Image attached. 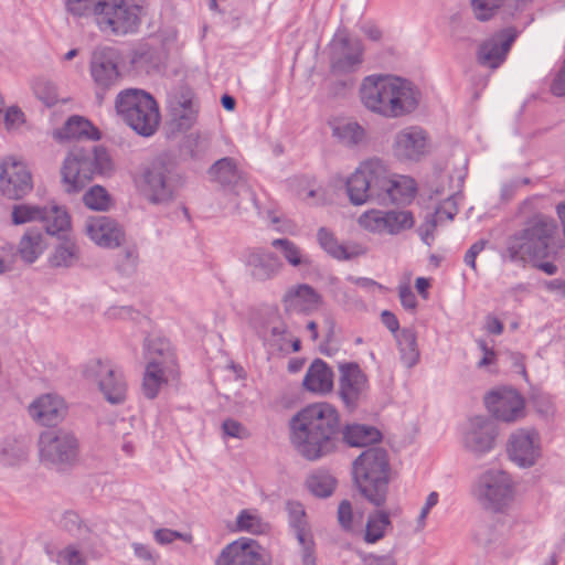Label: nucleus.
<instances>
[{
    "mask_svg": "<svg viewBox=\"0 0 565 565\" xmlns=\"http://www.w3.org/2000/svg\"><path fill=\"white\" fill-rule=\"evenodd\" d=\"M115 109L122 121L140 136H152L159 126L160 114L157 102L143 89L120 90L115 99Z\"/></svg>",
    "mask_w": 565,
    "mask_h": 565,
    "instance_id": "423d86ee",
    "label": "nucleus"
},
{
    "mask_svg": "<svg viewBox=\"0 0 565 565\" xmlns=\"http://www.w3.org/2000/svg\"><path fill=\"white\" fill-rule=\"evenodd\" d=\"M320 301L318 292L307 284L290 287L282 297L287 311L295 310L302 305H316Z\"/></svg>",
    "mask_w": 565,
    "mask_h": 565,
    "instance_id": "e433bc0d",
    "label": "nucleus"
},
{
    "mask_svg": "<svg viewBox=\"0 0 565 565\" xmlns=\"http://www.w3.org/2000/svg\"><path fill=\"white\" fill-rule=\"evenodd\" d=\"M271 246L279 249L284 258L292 267L310 266L311 264L309 256L288 238H276L271 242Z\"/></svg>",
    "mask_w": 565,
    "mask_h": 565,
    "instance_id": "a19ab883",
    "label": "nucleus"
},
{
    "mask_svg": "<svg viewBox=\"0 0 565 565\" xmlns=\"http://www.w3.org/2000/svg\"><path fill=\"white\" fill-rule=\"evenodd\" d=\"M267 554L255 540L239 539L222 551L215 565H267Z\"/></svg>",
    "mask_w": 565,
    "mask_h": 565,
    "instance_id": "4be33fe9",
    "label": "nucleus"
},
{
    "mask_svg": "<svg viewBox=\"0 0 565 565\" xmlns=\"http://www.w3.org/2000/svg\"><path fill=\"white\" fill-rule=\"evenodd\" d=\"M41 460L52 465H72L77 460L79 441L66 429L46 430L39 439Z\"/></svg>",
    "mask_w": 565,
    "mask_h": 565,
    "instance_id": "ddd939ff",
    "label": "nucleus"
},
{
    "mask_svg": "<svg viewBox=\"0 0 565 565\" xmlns=\"http://www.w3.org/2000/svg\"><path fill=\"white\" fill-rule=\"evenodd\" d=\"M12 223L21 225L31 222L43 223V228L50 235H57L71 227V216L64 206L51 204L40 206L34 204H15L11 212Z\"/></svg>",
    "mask_w": 565,
    "mask_h": 565,
    "instance_id": "1a4fd4ad",
    "label": "nucleus"
},
{
    "mask_svg": "<svg viewBox=\"0 0 565 565\" xmlns=\"http://www.w3.org/2000/svg\"><path fill=\"white\" fill-rule=\"evenodd\" d=\"M42 233L39 230H28L19 243V254L21 258L32 264L42 253Z\"/></svg>",
    "mask_w": 565,
    "mask_h": 565,
    "instance_id": "79ce46f5",
    "label": "nucleus"
},
{
    "mask_svg": "<svg viewBox=\"0 0 565 565\" xmlns=\"http://www.w3.org/2000/svg\"><path fill=\"white\" fill-rule=\"evenodd\" d=\"M55 561L58 565H85L86 563L83 553L73 545L60 550Z\"/></svg>",
    "mask_w": 565,
    "mask_h": 565,
    "instance_id": "864d4df0",
    "label": "nucleus"
},
{
    "mask_svg": "<svg viewBox=\"0 0 565 565\" xmlns=\"http://www.w3.org/2000/svg\"><path fill=\"white\" fill-rule=\"evenodd\" d=\"M359 223L372 232L396 235L412 228L415 224V218L413 213L407 210H372L363 213L359 218Z\"/></svg>",
    "mask_w": 565,
    "mask_h": 565,
    "instance_id": "a211bd4d",
    "label": "nucleus"
},
{
    "mask_svg": "<svg viewBox=\"0 0 565 565\" xmlns=\"http://www.w3.org/2000/svg\"><path fill=\"white\" fill-rule=\"evenodd\" d=\"M138 255L135 249H125L117 256L116 268L125 276H130L136 271Z\"/></svg>",
    "mask_w": 565,
    "mask_h": 565,
    "instance_id": "603ef678",
    "label": "nucleus"
},
{
    "mask_svg": "<svg viewBox=\"0 0 565 565\" xmlns=\"http://www.w3.org/2000/svg\"><path fill=\"white\" fill-rule=\"evenodd\" d=\"M236 523L239 531H246L252 534L263 533L266 526L258 515L252 514L247 510L239 512Z\"/></svg>",
    "mask_w": 565,
    "mask_h": 565,
    "instance_id": "09e8293b",
    "label": "nucleus"
},
{
    "mask_svg": "<svg viewBox=\"0 0 565 565\" xmlns=\"http://www.w3.org/2000/svg\"><path fill=\"white\" fill-rule=\"evenodd\" d=\"M154 540L162 545L172 543L174 540H182L191 543L193 536L190 533H182L171 529H159L154 532Z\"/></svg>",
    "mask_w": 565,
    "mask_h": 565,
    "instance_id": "4d7b16f0",
    "label": "nucleus"
},
{
    "mask_svg": "<svg viewBox=\"0 0 565 565\" xmlns=\"http://www.w3.org/2000/svg\"><path fill=\"white\" fill-rule=\"evenodd\" d=\"M515 39L516 31L513 28H507L494 33L479 45L478 63L491 70L498 68L505 61Z\"/></svg>",
    "mask_w": 565,
    "mask_h": 565,
    "instance_id": "5701e85b",
    "label": "nucleus"
},
{
    "mask_svg": "<svg viewBox=\"0 0 565 565\" xmlns=\"http://www.w3.org/2000/svg\"><path fill=\"white\" fill-rule=\"evenodd\" d=\"M363 53L359 39L335 34L329 44L330 73L337 76L355 73L363 63Z\"/></svg>",
    "mask_w": 565,
    "mask_h": 565,
    "instance_id": "2eb2a0df",
    "label": "nucleus"
},
{
    "mask_svg": "<svg viewBox=\"0 0 565 565\" xmlns=\"http://www.w3.org/2000/svg\"><path fill=\"white\" fill-rule=\"evenodd\" d=\"M391 467L387 452L380 447L362 451L352 463V477L361 495L376 508L386 503Z\"/></svg>",
    "mask_w": 565,
    "mask_h": 565,
    "instance_id": "20e7f679",
    "label": "nucleus"
},
{
    "mask_svg": "<svg viewBox=\"0 0 565 565\" xmlns=\"http://www.w3.org/2000/svg\"><path fill=\"white\" fill-rule=\"evenodd\" d=\"M84 232L103 247H118L125 239V233L119 223L106 215L88 216L84 223Z\"/></svg>",
    "mask_w": 565,
    "mask_h": 565,
    "instance_id": "b1692460",
    "label": "nucleus"
},
{
    "mask_svg": "<svg viewBox=\"0 0 565 565\" xmlns=\"http://www.w3.org/2000/svg\"><path fill=\"white\" fill-rule=\"evenodd\" d=\"M145 191L152 203H163L173 199L181 185V175L175 164L164 158H157L143 173Z\"/></svg>",
    "mask_w": 565,
    "mask_h": 565,
    "instance_id": "9d476101",
    "label": "nucleus"
},
{
    "mask_svg": "<svg viewBox=\"0 0 565 565\" xmlns=\"http://www.w3.org/2000/svg\"><path fill=\"white\" fill-rule=\"evenodd\" d=\"M84 204L95 211H106L111 204V198L102 185L92 186L83 196Z\"/></svg>",
    "mask_w": 565,
    "mask_h": 565,
    "instance_id": "49530a36",
    "label": "nucleus"
},
{
    "mask_svg": "<svg viewBox=\"0 0 565 565\" xmlns=\"http://www.w3.org/2000/svg\"><path fill=\"white\" fill-rule=\"evenodd\" d=\"M55 140L63 142L68 140L96 141L100 139L99 130L86 118L81 116L70 117L65 124L53 132Z\"/></svg>",
    "mask_w": 565,
    "mask_h": 565,
    "instance_id": "c756f323",
    "label": "nucleus"
},
{
    "mask_svg": "<svg viewBox=\"0 0 565 565\" xmlns=\"http://www.w3.org/2000/svg\"><path fill=\"white\" fill-rule=\"evenodd\" d=\"M475 493L484 509L501 512L513 499V482L503 470H488L479 477Z\"/></svg>",
    "mask_w": 565,
    "mask_h": 565,
    "instance_id": "9b49d317",
    "label": "nucleus"
},
{
    "mask_svg": "<svg viewBox=\"0 0 565 565\" xmlns=\"http://www.w3.org/2000/svg\"><path fill=\"white\" fill-rule=\"evenodd\" d=\"M497 437L494 422L484 416L471 417L463 431L465 448L476 457H481L492 450Z\"/></svg>",
    "mask_w": 565,
    "mask_h": 565,
    "instance_id": "aec40b11",
    "label": "nucleus"
},
{
    "mask_svg": "<svg viewBox=\"0 0 565 565\" xmlns=\"http://www.w3.org/2000/svg\"><path fill=\"white\" fill-rule=\"evenodd\" d=\"M335 479L328 473L313 475L308 480L310 492L319 498L330 497L335 488Z\"/></svg>",
    "mask_w": 565,
    "mask_h": 565,
    "instance_id": "de8ad7c7",
    "label": "nucleus"
},
{
    "mask_svg": "<svg viewBox=\"0 0 565 565\" xmlns=\"http://www.w3.org/2000/svg\"><path fill=\"white\" fill-rule=\"evenodd\" d=\"M384 180V163L380 159L362 162L348 178L345 189L353 205H362L369 200H381Z\"/></svg>",
    "mask_w": 565,
    "mask_h": 565,
    "instance_id": "6e6552de",
    "label": "nucleus"
},
{
    "mask_svg": "<svg viewBox=\"0 0 565 565\" xmlns=\"http://www.w3.org/2000/svg\"><path fill=\"white\" fill-rule=\"evenodd\" d=\"M487 244H488L487 239H479L476 243H473L465 254V257H463L465 264L467 266H469L470 268H472L473 270H477L476 258L484 249Z\"/></svg>",
    "mask_w": 565,
    "mask_h": 565,
    "instance_id": "0e129e2a",
    "label": "nucleus"
},
{
    "mask_svg": "<svg viewBox=\"0 0 565 565\" xmlns=\"http://www.w3.org/2000/svg\"><path fill=\"white\" fill-rule=\"evenodd\" d=\"M395 339L403 364L408 369L414 367L420 356L416 331L412 328H404L395 335Z\"/></svg>",
    "mask_w": 565,
    "mask_h": 565,
    "instance_id": "473e14b6",
    "label": "nucleus"
},
{
    "mask_svg": "<svg viewBox=\"0 0 565 565\" xmlns=\"http://www.w3.org/2000/svg\"><path fill=\"white\" fill-rule=\"evenodd\" d=\"M383 181L381 200L385 201L388 199L394 204H408L414 200L417 186L413 178L406 175L390 178L388 171L384 166Z\"/></svg>",
    "mask_w": 565,
    "mask_h": 565,
    "instance_id": "c85d7f7f",
    "label": "nucleus"
},
{
    "mask_svg": "<svg viewBox=\"0 0 565 565\" xmlns=\"http://www.w3.org/2000/svg\"><path fill=\"white\" fill-rule=\"evenodd\" d=\"M60 525L73 536H79L85 527L78 513L74 511L64 512Z\"/></svg>",
    "mask_w": 565,
    "mask_h": 565,
    "instance_id": "5fc2aeb1",
    "label": "nucleus"
},
{
    "mask_svg": "<svg viewBox=\"0 0 565 565\" xmlns=\"http://www.w3.org/2000/svg\"><path fill=\"white\" fill-rule=\"evenodd\" d=\"M222 429L225 436L238 439H246L250 435L243 424L233 418L225 419L222 424Z\"/></svg>",
    "mask_w": 565,
    "mask_h": 565,
    "instance_id": "13d9d810",
    "label": "nucleus"
},
{
    "mask_svg": "<svg viewBox=\"0 0 565 565\" xmlns=\"http://www.w3.org/2000/svg\"><path fill=\"white\" fill-rule=\"evenodd\" d=\"M505 355H507V359H508V362L510 363V365L516 372L522 374V376L524 379H526L527 373H526L525 363H524V359H525L524 355L520 352H512V351L507 352Z\"/></svg>",
    "mask_w": 565,
    "mask_h": 565,
    "instance_id": "338daca9",
    "label": "nucleus"
},
{
    "mask_svg": "<svg viewBox=\"0 0 565 565\" xmlns=\"http://www.w3.org/2000/svg\"><path fill=\"white\" fill-rule=\"evenodd\" d=\"M119 54L109 46L96 47L90 57L89 71L95 84V94L98 103L104 102L108 90L118 86L121 74L118 68Z\"/></svg>",
    "mask_w": 565,
    "mask_h": 565,
    "instance_id": "f8f14e48",
    "label": "nucleus"
},
{
    "mask_svg": "<svg viewBox=\"0 0 565 565\" xmlns=\"http://www.w3.org/2000/svg\"><path fill=\"white\" fill-rule=\"evenodd\" d=\"M338 521L343 530H351L353 523V509L349 500H342L338 507Z\"/></svg>",
    "mask_w": 565,
    "mask_h": 565,
    "instance_id": "680f3d73",
    "label": "nucleus"
},
{
    "mask_svg": "<svg viewBox=\"0 0 565 565\" xmlns=\"http://www.w3.org/2000/svg\"><path fill=\"white\" fill-rule=\"evenodd\" d=\"M139 0H99L96 23L107 35L125 36L138 31L141 23Z\"/></svg>",
    "mask_w": 565,
    "mask_h": 565,
    "instance_id": "0eeeda50",
    "label": "nucleus"
},
{
    "mask_svg": "<svg viewBox=\"0 0 565 565\" xmlns=\"http://www.w3.org/2000/svg\"><path fill=\"white\" fill-rule=\"evenodd\" d=\"M29 414L35 422L43 426H54L60 423L66 414L65 402L56 394H44L30 404Z\"/></svg>",
    "mask_w": 565,
    "mask_h": 565,
    "instance_id": "cd10ccee",
    "label": "nucleus"
},
{
    "mask_svg": "<svg viewBox=\"0 0 565 565\" xmlns=\"http://www.w3.org/2000/svg\"><path fill=\"white\" fill-rule=\"evenodd\" d=\"M457 213L458 207L455 201V195H450L436 207L435 214L431 217L440 223L443 221H452Z\"/></svg>",
    "mask_w": 565,
    "mask_h": 565,
    "instance_id": "6e6d98bb",
    "label": "nucleus"
},
{
    "mask_svg": "<svg viewBox=\"0 0 565 565\" xmlns=\"http://www.w3.org/2000/svg\"><path fill=\"white\" fill-rule=\"evenodd\" d=\"M167 125L172 134L186 131L195 124L198 106L194 103V92L189 86L181 85L171 92L167 98Z\"/></svg>",
    "mask_w": 565,
    "mask_h": 565,
    "instance_id": "dca6fc26",
    "label": "nucleus"
},
{
    "mask_svg": "<svg viewBox=\"0 0 565 565\" xmlns=\"http://www.w3.org/2000/svg\"><path fill=\"white\" fill-rule=\"evenodd\" d=\"M333 136L344 146L354 147L365 138V130L356 121H339L333 126Z\"/></svg>",
    "mask_w": 565,
    "mask_h": 565,
    "instance_id": "ea45409f",
    "label": "nucleus"
},
{
    "mask_svg": "<svg viewBox=\"0 0 565 565\" xmlns=\"http://www.w3.org/2000/svg\"><path fill=\"white\" fill-rule=\"evenodd\" d=\"M79 260V247L77 244L71 239L65 238L62 242H60L51 257H50V264L52 267L60 268H68L74 266Z\"/></svg>",
    "mask_w": 565,
    "mask_h": 565,
    "instance_id": "58836bf2",
    "label": "nucleus"
},
{
    "mask_svg": "<svg viewBox=\"0 0 565 565\" xmlns=\"http://www.w3.org/2000/svg\"><path fill=\"white\" fill-rule=\"evenodd\" d=\"M345 78L332 81L329 84L328 92L332 97H343L349 90H351L355 84V81L350 75Z\"/></svg>",
    "mask_w": 565,
    "mask_h": 565,
    "instance_id": "bf43d9fd",
    "label": "nucleus"
},
{
    "mask_svg": "<svg viewBox=\"0 0 565 565\" xmlns=\"http://www.w3.org/2000/svg\"><path fill=\"white\" fill-rule=\"evenodd\" d=\"M289 429L291 445L301 457L310 461L335 452L342 444L361 448L382 439L381 431L373 426H342L338 409L327 402L302 407L290 418Z\"/></svg>",
    "mask_w": 565,
    "mask_h": 565,
    "instance_id": "f257e3e1",
    "label": "nucleus"
},
{
    "mask_svg": "<svg viewBox=\"0 0 565 565\" xmlns=\"http://www.w3.org/2000/svg\"><path fill=\"white\" fill-rule=\"evenodd\" d=\"M427 135L416 126L406 127L398 131L394 138L393 150L395 157L401 160L417 161L425 154Z\"/></svg>",
    "mask_w": 565,
    "mask_h": 565,
    "instance_id": "393cba45",
    "label": "nucleus"
},
{
    "mask_svg": "<svg viewBox=\"0 0 565 565\" xmlns=\"http://www.w3.org/2000/svg\"><path fill=\"white\" fill-rule=\"evenodd\" d=\"M388 529H392L388 512L375 510L367 515L363 539L367 544H374L385 536Z\"/></svg>",
    "mask_w": 565,
    "mask_h": 565,
    "instance_id": "c9c22d12",
    "label": "nucleus"
},
{
    "mask_svg": "<svg viewBox=\"0 0 565 565\" xmlns=\"http://www.w3.org/2000/svg\"><path fill=\"white\" fill-rule=\"evenodd\" d=\"M115 170L106 148L75 143L61 166V183L68 194L78 193L96 177H109Z\"/></svg>",
    "mask_w": 565,
    "mask_h": 565,
    "instance_id": "7ed1b4c3",
    "label": "nucleus"
},
{
    "mask_svg": "<svg viewBox=\"0 0 565 565\" xmlns=\"http://www.w3.org/2000/svg\"><path fill=\"white\" fill-rule=\"evenodd\" d=\"M212 181L217 182L223 188H235L246 183L245 174L238 169L236 160L231 157H224L215 161L207 170Z\"/></svg>",
    "mask_w": 565,
    "mask_h": 565,
    "instance_id": "7c9ffc66",
    "label": "nucleus"
},
{
    "mask_svg": "<svg viewBox=\"0 0 565 565\" xmlns=\"http://www.w3.org/2000/svg\"><path fill=\"white\" fill-rule=\"evenodd\" d=\"M507 451L511 461L519 467L534 466L541 456L539 434L529 429L516 430L509 438Z\"/></svg>",
    "mask_w": 565,
    "mask_h": 565,
    "instance_id": "412c9836",
    "label": "nucleus"
},
{
    "mask_svg": "<svg viewBox=\"0 0 565 565\" xmlns=\"http://www.w3.org/2000/svg\"><path fill=\"white\" fill-rule=\"evenodd\" d=\"M154 52L148 46H141L134 51L131 55V64L137 68H145L152 63Z\"/></svg>",
    "mask_w": 565,
    "mask_h": 565,
    "instance_id": "052dcab7",
    "label": "nucleus"
},
{
    "mask_svg": "<svg viewBox=\"0 0 565 565\" xmlns=\"http://www.w3.org/2000/svg\"><path fill=\"white\" fill-rule=\"evenodd\" d=\"M66 11L75 19L92 18L97 19L99 11V0H66Z\"/></svg>",
    "mask_w": 565,
    "mask_h": 565,
    "instance_id": "a18cd8bd",
    "label": "nucleus"
},
{
    "mask_svg": "<svg viewBox=\"0 0 565 565\" xmlns=\"http://www.w3.org/2000/svg\"><path fill=\"white\" fill-rule=\"evenodd\" d=\"M505 0H471L475 15L480 21L490 20Z\"/></svg>",
    "mask_w": 565,
    "mask_h": 565,
    "instance_id": "8fccbe9b",
    "label": "nucleus"
},
{
    "mask_svg": "<svg viewBox=\"0 0 565 565\" xmlns=\"http://www.w3.org/2000/svg\"><path fill=\"white\" fill-rule=\"evenodd\" d=\"M484 404L494 418L507 423L514 422L524 407L523 398L515 391L490 392Z\"/></svg>",
    "mask_w": 565,
    "mask_h": 565,
    "instance_id": "bb28decb",
    "label": "nucleus"
},
{
    "mask_svg": "<svg viewBox=\"0 0 565 565\" xmlns=\"http://www.w3.org/2000/svg\"><path fill=\"white\" fill-rule=\"evenodd\" d=\"M84 375L97 383L105 399L110 404H121L126 399L127 382L120 370L109 361L93 360L85 366Z\"/></svg>",
    "mask_w": 565,
    "mask_h": 565,
    "instance_id": "4468645a",
    "label": "nucleus"
},
{
    "mask_svg": "<svg viewBox=\"0 0 565 565\" xmlns=\"http://www.w3.org/2000/svg\"><path fill=\"white\" fill-rule=\"evenodd\" d=\"M317 238L321 248L335 259L347 260L355 255L348 252L347 247L340 244L333 233L326 227L318 230Z\"/></svg>",
    "mask_w": 565,
    "mask_h": 565,
    "instance_id": "c03bdc74",
    "label": "nucleus"
},
{
    "mask_svg": "<svg viewBox=\"0 0 565 565\" xmlns=\"http://www.w3.org/2000/svg\"><path fill=\"white\" fill-rule=\"evenodd\" d=\"M246 266L255 280L267 281L282 270L284 264L273 252L265 248H252L246 254Z\"/></svg>",
    "mask_w": 565,
    "mask_h": 565,
    "instance_id": "a878e982",
    "label": "nucleus"
},
{
    "mask_svg": "<svg viewBox=\"0 0 565 565\" xmlns=\"http://www.w3.org/2000/svg\"><path fill=\"white\" fill-rule=\"evenodd\" d=\"M210 149V137L207 135L190 134L181 143V154L192 160H201Z\"/></svg>",
    "mask_w": 565,
    "mask_h": 565,
    "instance_id": "37998d69",
    "label": "nucleus"
},
{
    "mask_svg": "<svg viewBox=\"0 0 565 565\" xmlns=\"http://www.w3.org/2000/svg\"><path fill=\"white\" fill-rule=\"evenodd\" d=\"M33 89L36 97L47 107H52L58 102L56 86L50 82L39 81Z\"/></svg>",
    "mask_w": 565,
    "mask_h": 565,
    "instance_id": "3c124183",
    "label": "nucleus"
},
{
    "mask_svg": "<svg viewBox=\"0 0 565 565\" xmlns=\"http://www.w3.org/2000/svg\"><path fill=\"white\" fill-rule=\"evenodd\" d=\"M555 231L553 218L542 214L534 215L521 231L509 237L505 256L511 262L547 258Z\"/></svg>",
    "mask_w": 565,
    "mask_h": 565,
    "instance_id": "39448f33",
    "label": "nucleus"
},
{
    "mask_svg": "<svg viewBox=\"0 0 565 565\" xmlns=\"http://www.w3.org/2000/svg\"><path fill=\"white\" fill-rule=\"evenodd\" d=\"M551 92L555 96L565 95V73L558 71L551 84Z\"/></svg>",
    "mask_w": 565,
    "mask_h": 565,
    "instance_id": "774afa93",
    "label": "nucleus"
},
{
    "mask_svg": "<svg viewBox=\"0 0 565 565\" xmlns=\"http://www.w3.org/2000/svg\"><path fill=\"white\" fill-rule=\"evenodd\" d=\"M0 169V192L4 198L21 200L31 192L32 177L21 162L3 160Z\"/></svg>",
    "mask_w": 565,
    "mask_h": 565,
    "instance_id": "6ab92c4d",
    "label": "nucleus"
},
{
    "mask_svg": "<svg viewBox=\"0 0 565 565\" xmlns=\"http://www.w3.org/2000/svg\"><path fill=\"white\" fill-rule=\"evenodd\" d=\"M160 363L159 360H151L146 366L142 380V392L149 399L157 397L161 385L167 381L164 373L172 370L160 366Z\"/></svg>",
    "mask_w": 565,
    "mask_h": 565,
    "instance_id": "4c0bfd02",
    "label": "nucleus"
},
{
    "mask_svg": "<svg viewBox=\"0 0 565 565\" xmlns=\"http://www.w3.org/2000/svg\"><path fill=\"white\" fill-rule=\"evenodd\" d=\"M339 397L349 412L355 411L365 399L369 391V380L356 362H345L339 365Z\"/></svg>",
    "mask_w": 565,
    "mask_h": 565,
    "instance_id": "f3484780",
    "label": "nucleus"
},
{
    "mask_svg": "<svg viewBox=\"0 0 565 565\" xmlns=\"http://www.w3.org/2000/svg\"><path fill=\"white\" fill-rule=\"evenodd\" d=\"M398 295H399L401 303L406 310H415L416 309V307H417L416 296L409 286H407V285L401 286Z\"/></svg>",
    "mask_w": 565,
    "mask_h": 565,
    "instance_id": "69168bd1",
    "label": "nucleus"
},
{
    "mask_svg": "<svg viewBox=\"0 0 565 565\" xmlns=\"http://www.w3.org/2000/svg\"><path fill=\"white\" fill-rule=\"evenodd\" d=\"M363 105L373 113L396 118L414 111L419 104V90L412 82L395 77L371 75L360 88Z\"/></svg>",
    "mask_w": 565,
    "mask_h": 565,
    "instance_id": "f03ea898",
    "label": "nucleus"
},
{
    "mask_svg": "<svg viewBox=\"0 0 565 565\" xmlns=\"http://www.w3.org/2000/svg\"><path fill=\"white\" fill-rule=\"evenodd\" d=\"M286 511L289 525L294 530L299 544H307L312 535L303 505L298 501H287Z\"/></svg>",
    "mask_w": 565,
    "mask_h": 565,
    "instance_id": "72a5a7b5",
    "label": "nucleus"
},
{
    "mask_svg": "<svg viewBox=\"0 0 565 565\" xmlns=\"http://www.w3.org/2000/svg\"><path fill=\"white\" fill-rule=\"evenodd\" d=\"M23 121L24 114L20 108L12 106L3 111L2 122L8 130L19 127Z\"/></svg>",
    "mask_w": 565,
    "mask_h": 565,
    "instance_id": "e2e57ef3",
    "label": "nucleus"
},
{
    "mask_svg": "<svg viewBox=\"0 0 565 565\" xmlns=\"http://www.w3.org/2000/svg\"><path fill=\"white\" fill-rule=\"evenodd\" d=\"M145 351L148 362L159 360L160 366L172 369L175 364V356L171 350L170 342L164 338H147Z\"/></svg>",
    "mask_w": 565,
    "mask_h": 565,
    "instance_id": "f704fd0d",
    "label": "nucleus"
},
{
    "mask_svg": "<svg viewBox=\"0 0 565 565\" xmlns=\"http://www.w3.org/2000/svg\"><path fill=\"white\" fill-rule=\"evenodd\" d=\"M302 385L312 393H329L333 387V372L323 360L316 359L308 367Z\"/></svg>",
    "mask_w": 565,
    "mask_h": 565,
    "instance_id": "2f4dec72",
    "label": "nucleus"
}]
</instances>
